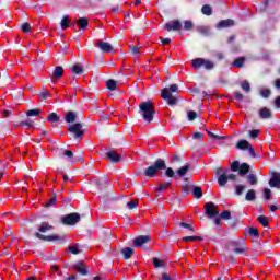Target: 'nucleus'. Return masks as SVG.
I'll return each instance as SVG.
<instances>
[{
  "instance_id": "obj_1",
  "label": "nucleus",
  "mask_w": 280,
  "mask_h": 280,
  "mask_svg": "<svg viewBox=\"0 0 280 280\" xmlns=\"http://www.w3.org/2000/svg\"><path fill=\"white\" fill-rule=\"evenodd\" d=\"M47 231H54V225L49 224V222H42L34 235L42 242H65L67 240V234L45 235Z\"/></svg>"
},
{
  "instance_id": "obj_2",
  "label": "nucleus",
  "mask_w": 280,
  "mask_h": 280,
  "mask_svg": "<svg viewBox=\"0 0 280 280\" xmlns=\"http://www.w3.org/2000/svg\"><path fill=\"white\" fill-rule=\"evenodd\" d=\"M138 113L141 115L142 119L147 121V124H152V121H154L156 110L154 109V104L152 101H144L139 104Z\"/></svg>"
},
{
  "instance_id": "obj_3",
  "label": "nucleus",
  "mask_w": 280,
  "mask_h": 280,
  "mask_svg": "<svg viewBox=\"0 0 280 280\" xmlns=\"http://www.w3.org/2000/svg\"><path fill=\"white\" fill-rule=\"evenodd\" d=\"M163 170H167V164L165 163V160L159 158L154 161V163L150 166H148L143 171V176L147 178H154L159 172H162Z\"/></svg>"
},
{
  "instance_id": "obj_4",
  "label": "nucleus",
  "mask_w": 280,
  "mask_h": 280,
  "mask_svg": "<svg viewBox=\"0 0 280 280\" xmlns=\"http://www.w3.org/2000/svg\"><path fill=\"white\" fill-rule=\"evenodd\" d=\"M172 93H178V84H172L170 85V89L164 88L161 91V97L167 102L168 106H176V104H178V97L172 95Z\"/></svg>"
},
{
  "instance_id": "obj_5",
  "label": "nucleus",
  "mask_w": 280,
  "mask_h": 280,
  "mask_svg": "<svg viewBox=\"0 0 280 280\" xmlns=\"http://www.w3.org/2000/svg\"><path fill=\"white\" fill-rule=\"evenodd\" d=\"M164 170L167 178H185V176H187V172L191 170V165L187 163L184 166H180L176 172H174V168L167 166Z\"/></svg>"
},
{
  "instance_id": "obj_6",
  "label": "nucleus",
  "mask_w": 280,
  "mask_h": 280,
  "mask_svg": "<svg viewBox=\"0 0 280 280\" xmlns=\"http://www.w3.org/2000/svg\"><path fill=\"white\" fill-rule=\"evenodd\" d=\"M82 128L83 126L81 122H74L68 126V131L71 133L74 141H82V139H84V132H86V130Z\"/></svg>"
},
{
  "instance_id": "obj_7",
  "label": "nucleus",
  "mask_w": 280,
  "mask_h": 280,
  "mask_svg": "<svg viewBox=\"0 0 280 280\" xmlns=\"http://www.w3.org/2000/svg\"><path fill=\"white\" fill-rule=\"evenodd\" d=\"M230 170L231 172H238V176H246L250 172V165L246 162L240 164V161H234Z\"/></svg>"
},
{
  "instance_id": "obj_8",
  "label": "nucleus",
  "mask_w": 280,
  "mask_h": 280,
  "mask_svg": "<svg viewBox=\"0 0 280 280\" xmlns=\"http://www.w3.org/2000/svg\"><path fill=\"white\" fill-rule=\"evenodd\" d=\"M201 67H203L207 71H211V69L215 68V63H213V61L209 60V59H205V58H196L192 59V68L198 70Z\"/></svg>"
},
{
  "instance_id": "obj_9",
  "label": "nucleus",
  "mask_w": 280,
  "mask_h": 280,
  "mask_svg": "<svg viewBox=\"0 0 280 280\" xmlns=\"http://www.w3.org/2000/svg\"><path fill=\"white\" fill-rule=\"evenodd\" d=\"M81 215L78 212H72L61 217V224L65 226H75L80 222Z\"/></svg>"
},
{
  "instance_id": "obj_10",
  "label": "nucleus",
  "mask_w": 280,
  "mask_h": 280,
  "mask_svg": "<svg viewBox=\"0 0 280 280\" xmlns=\"http://www.w3.org/2000/svg\"><path fill=\"white\" fill-rule=\"evenodd\" d=\"M237 150H247L248 154L252 156V159H257V154L255 153V148H253V144L248 142V140H238L236 143Z\"/></svg>"
},
{
  "instance_id": "obj_11",
  "label": "nucleus",
  "mask_w": 280,
  "mask_h": 280,
  "mask_svg": "<svg viewBox=\"0 0 280 280\" xmlns=\"http://www.w3.org/2000/svg\"><path fill=\"white\" fill-rule=\"evenodd\" d=\"M232 253L234 255H246L248 253V247H246V242L242 241L241 243L237 241H233L231 243Z\"/></svg>"
},
{
  "instance_id": "obj_12",
  "label": "nucleus",
  "mask_w": 280,
  "mask_h": 280,
  "mask_svg": "<svg viewBox=\"0 0 280 280\" xmlns=\"http://www.w3.org/2000/svg\"><path fill=\"white\" fill-rule=\"evenodd\" d=\"M203 210L206 215L210 219L213 220V218H215L217 215L220 214V210H218V207L215 206V203L213 202H207L203 206Z\"/></svg>"
},
{
  "instance_id": "obj_13",
  "label": "nucleus",
  "mask_w": 280,
  "mask_h": 280,
  "mask_svg": "<svg viewBox=\"0 0 280 280\" xmlns=\"http://www.w3.org/2000/svg\"><path fill=\"white\" fill-rule=\"evenodd\" d=\"M95 185L97 187H105V189L109 190V194H112V196H115V192H113V185H110L109 179L106 175H103L98 178L95 179Z\"/></svg>"
},
{
  "instance_id": "obj_14",
  "label": "nucleus",
  "mask_w": 280,
  "mask_h": 280,
  "mask_svg": "<svg viewBox=\"0 0 280 280\" xmlns=\"http://www.w3.org/2000/svg\"><path fill=\"white\" fill-rule=\"evenodd\" d=\"M72 270H75L79 275H81V277H86L89 275V267H86L83 260H79L72 265Z\"/></svg>"
},
{
  "instance_id": "obj_15",
  "label": "nucleus",
  "mask_w": 280,
  "mask_h": 280,
  "mask_svg": "<svg viewBox=\"0 0 280 280\" xmlns=\"http://www.w3.org/2000/svg\"><path fill=\"white\" fill-rule=\"evenodd\" d=\"M229 180H233L234 183L237 180V175L235 174H230V175H226V174H221L219 177H218V185L219 187H225L226 183H229Z\"/></svg>"
},
{
  "instance_id": "obj_16",
  "label": "nucleus",
  "mask_w": 280,
  "mask_h": 280,
  "mask_svg": "<svg viewBox=\"0 0 280 280\" xmlns=\"http://www.w3.org/2000/svg\"><path fill=\"white\" fill-rule=\"evenodd\" d=\"M105 159L109 163H121V155H119L115 150L107 151L105 153Z\"/></svg>"
},
{
  "instance_id": "obj_17",
  "label": "nucleus",
  "mask_w": 280,
  "mask_h": 280,
  "mask_svg": "<svg viewBox=\"0 0 280 280\" xmlns=\"http://www.w3.org/2000/svg\"><path fill=\"white\" fill-rule=\"evenodd\" d=\"M164 30H166L167 32H172V30L174 32H178L183 30V24L180 23V21L174 20L172 23H166L164 25Z\"/></svg>"
},
{
  "instance_id": "obj_18",
  "label": "nucleus",
  "mask_w": 280,
  "mask_h": 280,
  "mask_svg": "<svg viewBox=\"0 0 280 280\" xmlns=\"http://www.w3.org/2000/svg\"><path fill=\"white\" fill-rule=\"evenodd\" d=\"M152 238L148 235H140L133 240V247H141L143 244H148Z\"/></svg>"
},
{
  "instance_id": "obj_19",
  "label": "nucleus",
  "mask_w": 280,
  "mask_h": 280,
  "mask_svg": "<svg viewBox=\"0 0 280 280\" xmlns=\"http://www.w3.org/2000/svg\"><path fill=\"white\" fill-rule=\"evenodd\" d=\"M269 186L276 189H280V173L273 172L272 177L269 179Z\"/></svg>"
},
{
  "instance_id": "obj_20",
  "label": "nucleus",
  "mask_w": 280,
  "mask_h": 280,
  "mask_svg": "<svg viewBox=\"0 0 280 280\" xmlns=\"http://www.w3.org/2000/svg\"><path fill=\"white\" fill-rule=\"evenodd\" d=\"M97 47L98 49H101V51H103L104 54H110L113 52V45H110V43L108 42H102L100 40L97 43Z\"/></svg>"
},
{
  "instance_id": "obj_21",
  "label": "nucleus",
  "mask_w": 280,
  "mask_h": 280,
  "mask_svg": "<svg viewBox=\"0 0 280 280\" xmlns=\"http://www.w3.org/2000/svg\"><path fill=\"white\" fill-rule=\"evenodd\" d=\"M62 75H65V68H62V66L55 67L52 74H51V79L60 80V78H62Z\"/></svg>"
},
{
  "instance_id": "obj_22",
  "label": "nucleus",
  "mask_w": 280,
  "mask_h": 280,
  "mask_svg": "<svg viewBox=\"0 0 280 280\" xmlns=\"http://www.w3.org/2000/svg\"><path fill=\"white\" fill-rule=\"evenodd\" d=\"M233 25H235V21L228 19V20H221L217 27L218 30H224L226 27H233Z\"/></svg>"
},
{
  "instance_id": "obj_23",
  "label": "nucleus",
  "mask_w": 280,
  "mask_h": 280,
  "mask_svg": "<svg viewBox=\"0 0 280 280\" xmlns=\"http://www.w3.org/2000/svg\"><path fill=\"white\" fill-rule=\"evenodd\" d=\"M70 70L72 71L73 75H83V73L85 72V69L82 65L80 63H75L73 65Z\"/></svg>"
},
{
  "instance_id": "obj_24",
  "label": "nucleus",
  "mask_w": 280,
  "mask_h": 280,
  "mask_svg": "<svg viewBox=\"0 0 280 280\" xmlns=\"http://www.w3.org/2000/svg\"><path fill=\"white\" fill-rule=\"evenodd\" d=\"M259 117H260V119H271L272 110L268 107H264V108L259 109Z\"/></svg>"
},
{
  "instance_id": "obj_25",
  "label": "nucleus",
  "mask_w": 280,
  "mask_h": 280,
  "mask_svg": "<svg viewBox=\"0 0 280 280\" xmlns=\"http://www.w3.org/2000/svg\"><path fill=\"white\" fill-rule=\"evenodd\" d=\"M110 143H113V145H122L124 144V136L121 133H115L110 138Z\"/></svg>"
},
{
  "instance_id": "obj_26",
  "label": "nucleus",
  "mask_w": 280,
  "mask_h": 280,
  "mask_svg": "<svg viewBox=\"0 0 280 280\" xmlns=\"http://www.w3.org/2000/svg\"><path fill=\"white\" fill-rule=\"evenodd\" d=\"M170 187H172V180H165L155 188V191L158 194H163V191H165V189H170Z\"/></svg>"
},
{
  "instance_id": "obj_27",
  "label": "nucleus",
  "mask_w": 280,
  "mask_h": 280,
  "mask_svg": "<svg viewBox=\"0 0 280 280\" xmlns=\"http://www.w3.org/2000/svg\"><path fill=\"white\" fill-rule=\"evenodd\" d=\"M125 260H128L135 255V249L131 247H125L120 250Z\"/></svg>"
},
{
  "instance_id": "obj_28",
  "label": "nucleus",
  "mask_w": 280,
  "mask_h": 280,
  "mask_svg": "<svg viewBox=\"0 0 280 280\" xmlns=\"http://www.w3.org/2000/svg\"><path fill=\"white\" fill-rule=\"evenodd\" d=\"M245 200L247 202H255V200H257V191L255 189H249L245 195Z\"/></svg>"
},
{
  "instance_id": "obj_29",
  "label": "nucleus",
  "mask_w": 280,
  "mask_h": 280,
  "mask_svg": "<svg viewBox=\"0 0 280 280\" xmlns=\"http://www.w3.org/2000/svg\"><path fill=\"white\" fill-rule=\"evenodd\" d=\"M75 25H78L79 30H86V27H89V19L80 18L75 20Z\"/></svg>"
},
{
  "instance_id": "obj_30",
  "label": "nucleus",
  "mask_w": 280,
  "mask_h": 280,
  "mask_svg": "<svg viewBox=\"0 0 280 280\" xmlns=\"http://www.w3.org/2000/svg\"><path fill=\"white\" fill-rule=\"evenodd\" d=\"M75 119H78V115L73 112H67L65 116V121L67 124H75Z\"/></svg>"
},
{
  "instance_id": "obj_31",
  "label": "nucleus",
  "mask_w": 280,
  "mask_h": 280,
  "mask_svg": "<svg viewBox=\"0 0 280 280\" xmlns=\"http://www.w3.org/2000/svg\"><path fill=\"white\" fill-rule=\"evenodd\" d=\"M56 202H58V192H52L50 199L45 203V208L50 209V207H54Z\"/></svg>"
},
{
  "instance_id": "obj_32",
  "label": "nucleus",
  "mask_w": 280,
  "mask_h": 280,
  "mask_svg": "<svg viewBox=\"0 0 280 280\" xmlns=\"http://www.w3.org/2000/svg\"><path fill=\"white\" fill-rule=\"evenodd\" d=\"M46 119L50 124H58V121H60V116L58 115V113L52 112L48 114Z\"/></svg>"
},
{
  "instance_id": "obj_33",
  "label": "nucleus",
  "mask_w": 280,
  "mask_h": 280,
  "mask_svg": "<svg viewBox=\"0 0 280 280\" xmlns=\"http://www.w3.org/2000/svg\"><path fill=\"white\" fill-rule=\"evenodd\" d=\"M245 62H246V58L240 57L234 59V61L232 62V67H235L236 69H242Z\"/></svg>"
},
{
  "instance_id": "obj_34",
  "label": "nucleus",
  "mask_w": 280,
  "mask_h": 280,
  "mask_svg": "<svg viewBox=\"0 0 280 280\" xmlns=\"http://www.w3.org/2000/svg\"><path fill=\"white\" fill-rule=\"evenodd\" d=\"M246 182L248 183V185H258L259 178H257V175H255V173H252L247 175Z\"/></svg>"
},
{
  "instance_id": "obj_35",
  "label": "nucleus",
  "mask_w": 280,
  "mask_h": 280,
  "mask_svg": "<svg viewBox=\"0 0 280 280\" xmlns=\"http://www.w3.org/2000/svg\"><path fill=\"white\" fill-rule=\"evenodd\" d=\"M201 13L205 14V16H211L213 14V9L209 4H205L201 8Z\"/></svg>"
},
{
  "instance_id": "obj_36",
  "label": "nucleus",
  "mask_w": 280,
  "mask_h": 280,
  "mask_svg": "<svg viewBox=\"0 0 280 280\" xmlns=\"http://www.w3.org/2000/svg\"><path fill=\"white\" fill-rule=\"evenodd\" d=\"M192 196H194V198H197V199L202 198V187L195 186L192 189Z\"/></svg>"
},
{
  "instance_id": "obj_37",
  "label": "nucleus",
  "mask_w": 280,
  "mask_h": 280,
  "mask_svg": "<svg viewBox=\"0 0 280 280\" xmlns=\"http://www.w3.org/2000/svg\"><path fill=\"white\" fill-rule=\"evenodd\" d=\"M257 221L259 222V224H261V226H264L265 229L268 228V225L270 224V221L268 220V218L266 215H259L257 218Z\"/></svg>"
},
{
  "instance_id": "obj_38",
  "label": "nucleus",
  "mask_w": 280,
  "mask_h": 280,
  "mask_svg": "<svg viewBox=\"0 0 280 280\" xmlns=\"http://www.w3.org/2000/svg\"><path fill=\"white\" fill-rule=\"evenodd\" d=\"M106 88L108 89V91H117V81L113 79L107 80Z\"/></svg>"
},
{
  "instance_id": "obj_39",
  "label": "nucleus",
  "mask_w": 280,
  "mask_h": 280,
  "mask_svg": "<svg viewBox=\"0 0 280 280\" xmlns=\"http://www.w3.org/2000/svg\"><path fill=\"white\" fill-rule=\"evenodd\" d=\"M38 95L42 100H49V97H51V92H49L48 90H45V88H43L42 91L38 92Z\"/></svg>"
},
{
  "instance_id": "obj_40",
  "label": "nucleus",
  "mask_w": 280,
  "mask_h": 280,
  "mask_svg": "<svg viewBox=\"0 0 280 280\" xmlns=\"http://www.w3.org/2000/svg\"><path fill=\"white\" fill-rule=\"evenodd\" d=\"M248 235L250 237H255L256 240H259V230L257 228H249Z\"/></svg>"
},
{
  "instance_id": "obj_41",
  "label": "nucleus",
  "mask_w": 280,
  "mask_h": 280,
  "mask_svg": "<svg viewBox=\"0 0 280 280\" xmlns=\"http://www.w3.org/2000/svg\"><path fill=\"white\" fill-rule=\"evenodd\" d=\"M152 261H153V266L155 268H165V261L164 260H160L159 258L153 257Z\"/></svg>"
},
{
  "instance_id": "obj_42",
  "label": "nucleus",
  "mask_w": 280,
  "mask_h": 280,
  "mask_svg": "<svg viewBox=\"0 0 280 280\" xmlns=\"http://www.w3.org/2000/svg\"><path fill=\"white\" fill-rule=\"evenodd\" d=\"M241 89L242 91H244V93H250V83L248 82V80H244L241 83Z\"/></svg>"
},
{
  "instance_id": "obj_43",
  "label": "nucleus",
  "mask_w": 280,
  "mask_h": 280,
  "mask_svg": "<svg viewBox=\"0 0 280 280\" xmlns=\"http://www.w3.org/2000/svg\"><path fill=\"white\" fill-rule=\"evenodd\" d=\"M38 115H40L39 108L28 109L26 112V117H38Z\"/></svg>"
},
{
  "instance_id": "obj_44",
  "label": "nucleus",
  "mask_w": 280,
  "mask_h": 280,
  "mask_svg": "<svg viewBox=\"0 0 280 280\" xmlns=\"http://www.w3.org/2000/svg\"><path fill=\"white\" fill-rule=\"evenodd\" d=\"M61 30H68L69 28V15H63L60 22Z\"/></svg>"
},
{
  "instance_id": "obj_45",
  "label": "nucleus",
  "mask_w": 280,
  "mask_h": 280,
  "mask_svg": "<svg viewBox=\"0 0 280 280\" xmlns=\"http://www.w3.org/2000/svg\"><path fill=\"white\" fill-rule=\"evenodd\" d=\"M223 259L224 261H230V264H235V261H237V258L232 254H223Z\"/></svg>"
},
{
  "instance_id": "obj_46",
  "label": "nucleus",
  "mask_w": 280,
  "mask_h": 280,
  "mask_svg": "<svg viewBox=\"0 0 280 280\" xmlns=\"http://www.w3.org/2000/svg\"><path fill=\"white\" fill-rule=\"evenodd\" d=\"M179 226L182 229H187V231H190L191 233H195L196 230L194 229V225L189 224V223H185L183 221L179 222Z\"/></svg>"
},
{
  "instance_id": "obj_47",
  "label": "nucleus",
  "mask_w": 280,
  "mask_h": 280,
  "mask_svg": "<svg viewBox=\"0 0 280 280\" xmlns=\"http://www.w3.org/2000/svg\"><path fill=\"white\" fill-rule=\"evenodd\" d=\"M138 207H139V200L137 199H133L127 202V209L132 210V209H137Z\"/></svg>"
},
{
  "instance_id": "obj_48",
  "label": "nucleus",
  "mask_w": 280,
  "mask_h": 280,
  "mask_svg": "<svg viewBox=\"0 0 280 280\" xmlns=\"http://www.w3.org/2000/svg\"><path fill=\"white\" fill-rule=\"evenodd\" d=\"M171 161L172 163H183V161L185 160L183 159V156H180V154L175 153L172 155Z\"/></svg>"
},
{
  "instance_id": "obj_49",
  "label": "nucleus",
  "mask_w": 280,
  "mask_h": 280,
  "mask_svg": "<svg viewBox=\"0 0 280 280\" xmlns=\"http://www.w3.org/2000/svg\"><path fill=\"white\" fill-rule=\"evenodd\" d=\"M21 30L24 34H30V32H32V25H30V23L25 22L21 25Z\"/></svg>"
},
{
  "instance_id": "obj_50",
  "label": "nucleus",
  "mask_w": 280,
  "mask_h": 280,
  "mask_svg": "<svg viewBox=\"0 0 280 280\" xmlns=\"http://www.w3.org/2000/svg\"><path fill=\"white\" fill-rule=\"evenodd\" d=\"M246 189V186L245 185H236L235 186V194L236 196H242V194H244V190Z\"/></svg>"
},
{
  "instance_id": "obj_51",
  "label": "nucleus",
  "mask_w": 280,
  "mask_h": 280,
  "mask_svg": "<svg viewBox=\"0 0 280 280\" xmlns=\"http://www.w3.org/2000/svg\"><path fill=\"white\" fill-rule=\"evenodd\" d=\"M197 32L202 34V36H209V27L207 26H198Z\"/></svg>"
},
{
  "instance_id": "obj_52",
  "label": "nucleus",
  "mask_w": 280,
  "mask_h": 280,
  "mask_svg": "<svg viewBox=\"0 0 280 280\" xmlns=\"http://www.w3.org/2000/svg\"><path fill=\"white\" fill-rule=\"evenodd\" d=\"M272 196V190L270 188H265L262 191V197L265 200H270Z\"/></svg>"
},
{
  "instance_id": "obj_53",
  "label": "nucleus",
  "mask_w": 280,
  "mask_h": 280,
  "mask_svg": "<svg viewBox=\"0 0 280 280\" xmlns=\"http://www.w3.org/2000/svg\"><path fill=\"white\" fill-rule=\"evenodd\" d=\"M219 217L221 220H231V211L224 210Z\"/></svg>"
},
{
  "instance_id": "obj_54",
  "label": "nucleus",
  "mask_w": 280,
  "mask_h": 280,
  "mask_svg": "<svg viewBox=\"0 0 280 280\" xmlns=\"http://www.w3.org/2000/svg\"><path fill=\"white\" fill-rule=\"evenodd\" d=\"M182 196L184 198H187V196H189V185L188 184H184L182 186Z\"/></svg>"
},
{
  "instance_id": "obj_55",
  "label": "nucleus",
  "mask_w": 280,
  "mask_h": 280,
  "mask_svg": "<svg viewBox=\"0 0 280 280\" xmlns=\"http://www.w3.org/2000/svg\"><path fill=\"white\" fill-rule=\"evenodd\" d=\"M233 97L237 100V102H244V94H242L240 91H234Z\"/></svg>"
},
{
  "instance_id": "obj_56",
  "label": "nucleus",
  "mask_w": 280,
  "mask_h": 280,
  "mask_svg": "<svg viewBox=\"0 0 280 280\" xmlns=\"http://www.w3.org/2000/svg\"><path fill=\"white\" fill-rule=\"evenodd\" d=\"M188 121H194L198 117V113L194 110H188Z\"/></svg>"
},
{
  "instance_id": "obj_57",
  "label": "nucleus",
  "mask_w": 280,
  "mask_h": 280,
  "mask_svg": "<svg viewBox=\"0 0 280 280\" xmlns=\"http://www.w3.org/2000/svg\"><path fill=\"white\" fill-rule=\"evenodd\" d=\"M184 30H186V32H189V30H194V22L185 21L184 22Z\"/></svg>"
},
{
  "instance_id": "obj_58",
  "label": "nucleus",
  "mask_w": 280,
  "mask_h": 280,
  "mask_svg": "<svg viewBox=\"0 0 280 280\" xmlns=\"http://www.w3.org/2000/svg\"><path fill=\"white\" fill-rule=\"evenodd\" d=\"M260 95H261V97L268 98V97H270L271 92H270L269 89H262V90L260 91Z\"/></svg>"
},
{
  "instance_id": "obj_59",
  "label": "nucleus",
  "mask_w": 280,
  "mask_h": 280,
  "mask_svg": "<svg viewBox=\"0 0 280 280\" xmlns=\"http://www.w3.org/2000/svg\"><path fill=\"white\" fill-rule=\"evenodd\" d=\"M214 224L217 229L220 231L222 229V219L220 217H214Z\"/></svg>"
},
{
  "instance_id": "obj_60",
  "label": "nucleus",
  "mask_w": 280,
  "mask_h": 280,
  "mask_svg": "<svg viewBox=\"0 0 280 280\" xmlns=\"http://www.w3.org/2000/svg\"><path fill=\"white\" fill-rule=\"evenodd\" d=\"M68 250H70L72 255H80V248L78 246H69Z\"/></svg>"
},
{
  "instance_id": "obj_61",
  "label": "nucleus",
  "mask_w": 280,
  "mask_h": 280,
  "mask_svg": "<svg viewBox=\"0 0 280 280\" xmlns=\"http://www.w3.org/2000/svg\"><path fill=\"white\" fill-rule=\"evenodd\" d=\"M203 137H205V135L202 132L196 131L192 133V138L198 139L199 141H202Z\"/></svg>"
},
{
  "instance_id": "obj_62",
  "label": "nucleus",
  "mask_w": 280,
  "mask_h": 280,
  "mask_svg": "<svg viewBox=\"0 0 280 280\" xmlns=\"http://www.w3.org/2000/svg\"><path fill=\"white\" fill-rule=\"evenodd\" d=\"M259 132H260V130L259 129H254V130H252L250 131V137L253 138V139H257V137H259Z\"/></svg>"
},
{
  "instance_id": "obj_63",
  "label": "nucleus",
  "mask_w": 280,
  "mask_h": 280,
  "mask_svg": "<svg viewBox=\"0 0 280 280\" xmlns=\"http://www.w3.org/2000/svg\"><path fill=\"white\" fill-rule=\"evenodd\" d=\"M63 156H67L68 159H73V151L71 150H65Z\"/></svg>"
},
{
  "instance_id": "obj_64",
  "label": "nucleus",
  "mask_w": 280,
  "mask_h": 280,
  "mask_svg": "<svg viewBox=\"0 0 280 280\" xmlns=\"http://www.w3.org/2000/svg\"><path fill=\"white\" fill-rule=\"evenodd\" d=\"M275 106H276V108H280V96H277L275 98Z\"/></svg>"
}]
</instances>
